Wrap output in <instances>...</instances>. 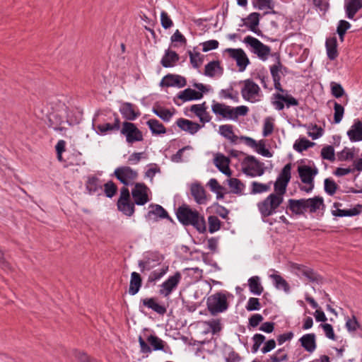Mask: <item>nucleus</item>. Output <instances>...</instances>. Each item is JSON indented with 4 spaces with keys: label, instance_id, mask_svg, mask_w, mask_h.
Listing matches in <instances>:
<instances>
[{
    "label": "nucleus",
    "instance_id": "f257e3e1",
    "mask_svg": "<svg viewBox=\"0 0 362 362\" xmlns=\"http://www.w3.org/2000/svg\"><path fill=\"white\" fill-rule=\"evenodd\" d=\"M291 178V164H286L278 175L274 184V192L259 202L257 206L262 217H269L278 211L284 202V196Z\"/></svg>",
    "mask_w": 362,
    "mask_h": 362
},
{
    "label": "nucleus",
    "instance_id": "f03ea898",
    "mask_svg": "<svg viewBox=\"0 0 362 362\" xmlns=\"http://www.w3.org/2000/svg\"><path fill=\"white\" fill-rule=\"evenodd\" d=\"M176 216L178 221L184 226H192L200 233L206 230L204 216L187 204H183L177 208Z\"/></svg>",
    "mask_w": 362,
    "mask_h": 362
},
{
    "label": "nucleus",
    "instance_id": "7ed1b4c3",
    "mask_svg": "<svg viewBox=\"0 0 362 362\" xmlns=\"http://www.w3.org/2000/svg\"><path fill=\"white\" fill-rule=\"evenodd\" d=\"M211 110L215 115L221 116L223 118L236 120L239 116H245L249 109L245 105L232 107L223 103L213 101Z\"/></svg>",
    "mask_w": 362,
    "mask_h": 362
},
{
    "label": "nucleus",
    "instance_id": "20e7f679",
    "mask_svg": "<svg viewBox=\"0 0 362 362\" xmlns=\"http://www.w3.org/2000/svg\"><path fill=\"white\" fill-rule=\"evenodd\" d=\"M232 295L228 292H217L209 296L206 300L209 311L213 315L223 313L228 308V298Z\"/></svg>",
    "mask_w": 362,
    "mask_h": 362
},
{
    "label": "nucleus",
    "instance_id": "39448f33",
    "mask_svg": "<svg viewBox=\"0 0 362 362\" xmlns=\"http://www.w3.org/2000/svg\"><path fill=\"white\" fill-rule=\"evenodd\" d=\"M280 80L281 78L273 79L275 89L280 92L273 95V98L274 99L272 101L273 106L277 110H282L284 108V103H286L287 107H290L291 106H298V101L295 98L287 93L283 94L286 91L282 88Z\"/></svg>",
    "mask_w": 362,
    "mask_h": 362
},
{
    "label": "nucleus",
    "instance_id": "423d86ee",
    "mask_svg": "<svg viewBox=\"0 0 362 362\" xmlns=\"http://www.w3.org/2000/svg\"><path fill=\"white\" fill-rule=\"evenodd\" d=\"M298 173L301 182L309 186L303 187L301 189L306 192H311L314 188V178L318 173V169L315 166L302 165L298 167Z\"/></svg>",
    "mask_w": 362,
    "mask_h": 362
},
{
    "label": "nucleus",
    "instance_id": "0eeeda50",
    "mask_svg": "<svg viewBox=\"0 0 362 362\" xmlns=\"http://www.w3.org/2000/svg\"><path fill=\"white\" fill-rule=\"evenodd\" d=\"M120 133L125 137L126 142L129 145L144 140L142 132L134 123L130 122L122 123Z\"/></svg>",
    "mask_w": 362,
    "mask_h": 362
},
{
    "label": "nucleus",
    "instance_id": "6e6552de",
    "mask_svg": "<svg viewBox=\"0 0 362 362\" xmlns=\"http://www.w3.org/2000/svg\"><path fill=\"white\" fill-rule=\"evenodd\" d=\"M241 83V95L245 100L255 103L260 100L261 90L256 83L251 79H246L242 81Z\"/></svg>",
    "mask_w": 362,
    "mask_h": 362
},
{
    "label": "nucleus",
    "instance_id": "1a4fd4ad",
    "mask_svg": "<svg viewBox=\"0 0 362 362\" xmlns=\"http://www.w3.org/2000/svg\"><path fill=\"white\" fill-rule=\"evenodd\" d=\"M243 42L250 46L251 52L255 54L260 59L265 61L268 59L271 52V49L269 46L264 45L258 39L250 35L245 37Z\"/></svg>",
    "mask_w": 362,
    "mask_h": 362
},
{
    "label": "nucleus",
    "instance_id": "9d476101",
    "mask_svg": "<svg viewBox=\"0 0 362 362\" xmlns=\"http://www.w3.org/2000/svg\"><path fill=\"white\" fill-rule=\"evenodd\" d=\"M242 171L251 177L261 176L264 170L262 164L254 156H247L241 162Z\"/></svg>",
    "mask_w": 362,
    "mask_h": 362
},
{
    "label": "nucleus",
    "instance_id": "9b49d317",
    "mask_svg": "<svg viewBox=\"0 0 362 362\" xmlns=\"http://www.w3.org/2000/svg\"><path fill=\"white\" fill-rule=\"evenodd\" d=\"M114 175L125 186L133 185L139 175L138 172L129 166L117 168L114 171Z\"/></svg>",
    "mask_w": 362,
    "mask_h": 362
},
{
    "label": "nucleus",
    "instance_id": "f8f14e48",
    "mask_svg": "<svg viewBox=\"0 0 362 362\" xmlns=\"http://www.w3.org/2000/svg\"><path fill=\"white\" fill-rule=\"evenodd\" d=\"M148 187L144 183H136L134 189L132 190V195L134 204L137 205H144L149 202Z\"/></svg>",
    "mask_w": 362,
    "mask_h": 362
},
{
    "label": "nucleus",
    "instance_id": "ddd939ff",
    "mask_svg": "<svg viewBox=\"0 0 362 362\" xmlns=\"http://www.w3.org/2000/svg\"><path fill=\"white\" fill-rule=\"evenodd\" d=\"M225 52H227L231 58L235 60L240 71L245 70L250 63V60L243 49L240 48H227Z\"/></svg>",
    "mask_w": 362,
    "mask_h": 362
},
{
    "label": "nucleus",
    "instance_id": "4468645a",
    "mask_svg": "<svg viewBox=\"0 0 362 362\" xmlns=\"http://www.w3.org/2000/svg\"><path fill=\"white\" fill-rule=\"evenodd\" d=\"M181 274L178 272H176L173 276H170L161 284V288L159 291L160 294L165 297L168 296L177 286L181 280Z\"/></svg>",
    "mask_w": 362,
    "mask_h": 362
},
{
    "label": "nucleus",
    "instance_id": "2eb2a0df",
    "mask_svg": "<svg viewBox=\"0 0 362 362\" xmlns=\"http://www.w3.org/2000/svg\"><path fill=\"white\" fill-rule=\"evenodd\" d=\"M214 164L224 175H231V170L229 168L230 159L222 153H216L214 158Z\"/></svg>",
    "mask_w": 362,
    "mask_h": 362
},
{
    "label": "nucleus",
    "instance_id": "dca6fc26",
    "mask_svg": "<svg viewBox=\"0 0 362 362\" xmlns=\"http://www.w3.org/2000/svg\"><path fill=\"white\" fill-rule=\"evenodd\" d=\"M191 194L198 204H205L207 197L204 188L199 183H193L190 187Z\"/></svg>",
    "mask_w": 362,
    "mask_h": 362
},
{
    "label": "nucleus",
    "instance_id": "f3484780",
    "mask_svg": "<svg viewBox=\"0 0 362 362\" xmlns=\"http://www.w3.org/2000/svg\"><path fill=\"white\" fill-rule=\"evenodd\" d=\"M186 79L179 75L168 74L161 81V86H177L179 88L184 87L186 85Z\"/></svg>",
    "mask_w": 362,
    "mask_h": 362
},
{
    "label": "nucleus",
    "instance_id": "a211bd4d",
    "mask_svg": "<svg viewBox=\"0 0 362 362\" xmlns=\"http://www.w3.org/2000/svg\"><path fill=\"white\" fill-rule=\"evenodd\" d=\"M292 268L298 276H305L310 281H316L318 280L317 275L309 267L298 264H293L292 265Z\"/></svg>",
    "mask_w": 362,
    "mask_h": 362
},
{
    "label": "nucleus",
    "instance_id": "6ab92c4d",
    "mask_svg": "<svg viewBox=\"0 0 362 362\" xmlns=\"http://www.w3.org/2000/svg\"><path fill=\"white\" fill-rule=\"evenodd\" d=\"M176 124L179 128L190 134H196L202 127L200 124L184 118L178 119Z\"/></svg>",
    "mask_w": 362,
    "mask_h": 362
},
{
    "label": "nucleus",
    "instance_id": "aec40b11",
    "mask_svg": "<svg viewBox=\"0 0 362 362\" xmlns=\"http://www.w3.org/2000/svg\"><path fill=\"white\" fill-rule=\"evenodd\" d=\"M305 210L310 213H315L324 206V200L322 197H315L310 199H304Z\"/></svg>",
    "mask_w": 362,
    "mask_h": 362
},
{
    "label": "nucleus",
    "instance_id": "412c9836",
    "mask_svg": "<svg viewBox=\"0 0 362 362\" xmlns=\"http://www.w3.org/2000/svg\"><path fill=\"white\" fill-rule=\"evenodd\" d=\"M152 111L164 122H169L175 113V109H167L158 104L154 105Z\"/></svg>",
    "mask_w": 362,
    "mask_h": 362
},
{
    "label": "nucleus",
    "instance_id": "4be33fe9",
    "mask_svg": "<svg viewBox=\"0 0 362 362\" xmlns=\"http://www.w3.org/2000/svg\"><path fill=\"white\" fill-rule=\"evenodd\" d=\"M123 117L129 121L136 119L140 115L139 111H136L132 104L129 103H124L119 110Z\"/></svg>",
    "mask_w": 362,
    "mask_h": 362
},
{
    "label": "nucleus",
    "instance_id": "5701e85b",
    "mask_svg": "<svg viewBox=\"0 0 362 362\" xmlns=\"http://www.w3.org/2000/svg\"><path fill=\"white\" fill-rule=\"evenodd\" d=\"M347 135L351 141H362V122L356 120L351 129L347 132Z\"/></svg>",
    "mask_w": 362,
    "mask_h": 362
},
{
    "label": "nucleus",
    "instance_id": "b1692460",
    "mask_svg": "<svg viewBox=\"0 0 362 362\" xmlns=\"http://www.w3.org/2000/svg\"><path fill=\"white\" fill-rule=\"evenodd\" d=\"M233 128V126L230 124H223L219 126L218 132L230 143L237 144L239 137L235 134Z\"/></svg>",
    "mask_w": 362,
    "mask_h": 362
},
{
    "label": "nucleus",
    "instance_id": "393cba45",
    "mask_svg": "<svg viewBox=\"0 0 362 362\" xmlns=\"http://www.w3.org/2000/svg\"><path fill=\"white\" fill-rule=\"evenodd\" d=\"M301 346L310 353L313 352L316 349V339L315 334H304L300 339Z\"/></svg>",
    "mask_w": 362,
    "mask_h": 362
},
{
    "label": "nucleus",
    "instance_id": "a878e982",
    "mask_svg": "<svg viewBox=\"0 0 362 362\" xmlns=\"http://www.w3.org/2000/svg\"><path fill=\"white\" fill-rule=\"evenodd\" d=\"M203 97V94L191 88H186L185 90L180 91L177 95V98L180 99L183 102L199 100Z\"/></svg>",
    "mask_w": 362,
    "mask_h": 362
},
{
    "label": "nucleus",
    "instance_id": "bb28decb",
    "mask_svg": "<svg viewBox=\"0 0 362 362\" xmlns=\"http://www.w3.org/2000/svg\"><path fill=\"white\" fill-rule=\"evenodd\" d=\"M142 284V279L140 274L136 272L131 274L129 293L132 296L136 294Z\"/></svg>",
    "mask_w": 362,
    "mask_h": 362
},
{
    "label": "nucleus",
    "instance_id": "cd10ccee",
    "mask_svg": "<svg viewBox=\"0 0 362 362\" xmlns=\"http://www.w3.org/2000/svg\"><path fill=\"white\" fill-rule=\"evenodd\" d=\"M362 7V0H346L345 8L347 17L353 18L356 12Z\"/></svg>",
    "mask_w": 362,
    "mask_h": 362
},
{
    "label": "nucleus",
    "instance_id": "c85d7f7f",
    "mask_svg": "<svg viewBox=\"0 0 362 362\" xmlns=\"http://www.w3.org/2000/svg\"><path fill=\"white\" fill-rule=\"evenodd\" d=\"M341 206V204L340 203H334L333 205V209L332 210V214L334 216H356L359 214L360 211L358 210L356 208L348 209V210H343L339 209V206Z\"/></svg>",
    "mask_w": 362,
    "mask_h": 362
},
{
    "label": "nucleus",
    "instance_id": "c756f323",
    "mask_svg": "<svg viewBox=\"0 0 362 362\" xmlns=\"http://www.w3.org/2000/svg\"><path fill=\"white\" fill-rule=\"evenodd\" d=\"M141 302L144 306L152 309L160 315H164L166 313L165 307L158 304L153 298L142 299Z\"/></svg>",
    "mask_w": 362,
    "mask_h": 362
},
{
    "label": "nucleus",
    "instance_id": "7c9ffc66",
    "mask_svg": "<svg viewBox=\"0 0 362 362\" xmlns=\"http://www.w3.org/2000/svg\"><path fill=\"white\" fill-rule=\"evenodd\" d=\"M178 60V54L175 52L168 49L161 59V64L164 67H172Z\"/></svg>",
    "mask_w": 362,
    "mask_h": 362
},
{
    "label": "nucleus",
    "instance_id": "2f4dec72",
    "mask_svg": "<svg viewBox=\"0 0 362 362\" xmlns=\"http://www.w3.org/2000/svg\"><path fill=\"white\" fill-rule=\"evenodd\" d=\"M346 327L349 332H358V335L362 337V326L358 323L356 317L353 315L351 317L347 318L346 321Z\"/></svg>",
    "mask_w": 362,
    "mask_h": 362
},
{
    "label": "nucleus",
    "instance_id": "473e14b6",
    "mask_svg": "<svg viewBox=\"0 0 362 362\" xmlns=\"http://www.w3.org/2000/svg\"><path fill=\"white\" fill-rule=\"evenodd\" d=\"M146 124L153 134L159 135L166 132L165 127L158 119H151L147 121Z\"/></svg>",
    "mask_w": 362,
    "mask_h": 362
},
{
    "label": "nucleus",
    "instance_id": "72a5a7b5",
    "mask_svg": "<svg viewBox=\"0 0 362 362\" xmlns=\"http://www.w3.org/2000/svg\"><path fill=\"white\" fill-rule=\"evenodd\" d=\"M248 286L251 293L259 296L264 291L263 286L260 283V279L257 276H252L248 279Z\"/></svg>",
    "mask_w": 362,
    "mask_h": 362
},
{
    "label": "nucleus",
    "instance_id": "f704fd0d",
    "mask_svg": "<svg viewBox=\"0 0 362 362\" xmlns=\"http://www.w3.org/2000/svg\"><path fill=\"white\" fill-rule=\"evenodd\" d=\"M289 209L296 214H302L305 210L304 199L288 200Z\"/></svg>",
    "mask_w": 362,
    "mask_h": 362
},
{
    "label": "nucleus",
    "instance_id": "c9c22d12",
    "mask_svg": "<svg viewBox=\"0 0 362 362\" xmlns=\"http://www.w3.org/2000/svg\"><path fill=\"white\" fill-rule=\"evenodd\" d=\"M207 185L210 188L211 191L216 194V198L218 199H223L225 195V188L219 185L215 178L210 179L207 183Z\"/></svg>",
    "mask_w": 362,
    "mask_h": 362
},
{
    "label": "nucleus",
    "instance_id": "e433bc0d",
    "mask_svg": "<svg viewBox=\"0 0 362 362\" xmlns=\"http://www.w3.org/2000/svg\"><path fill=\"white\" fill-rule=\"evenodd\" d=\"M221 73L222 70L218 62L213 61L205 66L204 74L208 76L213 77L217 74H221Z\"/></svg>",
    "mask_w": 362,
    "mask_h": 362
},
{
    "label": "nucleus",
    "instance_id": "4c0bfd02",
    "mask_svg": "<svg viewBox=\"0 0 362 362\" xmlns=\"http://www.w3.org/2000/svg\"><path fill=\"white\" fill-rule=\"evenodd\" d=\"M326 49L327 56L331 60L337 57V39L335 37H331L326 40Z\"/></svg>",
    "mask_w": 362,
    "mask_h": 362
},
{
    "label": "nucleus",
    "instance_id": "58836bf2",
    "mask_svg": "<svg viewBox=\"0 0 362 362\" xmlns=\"http://www.w3.org/2000/svg\"><path fill=\"white\" fill-rule=\"evenodd\" d=\"M117 207L126 216H131L134 213V203L130 202L129 200L118 201Z\"/></svg>",
    "mask_w": 362,
    "mask_h": 362
},
{
    "label": "nucleus",
    "instance_id": "ea45409f",
    "mask_svg": "<svg viewBox=\"0 0 362 362\" xmlns=\"http://www.w3.org/2000/svg\"><path fill=\"white\" fill-rule=\"evenodd\" d=\"M270 277L273 279L274 286L277 289H282L286 293L289 292L290 286L282 276L278 274H271Z\"/></svg>",
    "mask_w": 362,
    "mask_h": 362
},
{
    "label": "nucleus",
    "instance_id": "a19ab883",
    "mask_svg": "<svg viewBox=\"0 0 362 362\" xmlns=\"http://www.w3.org/2000/svg\"><path fill=\"white\" fill-rule=\"evenodd\" d=\"M228 185L230 189L231 192L234 194H241L244 189L245 185L240 180L237 178H230L227 180Z\"/></svg>",
    "mask_w": 362,
    "mask_h": 362
},
{
    "label": "nucleus",
    "instance_id": "79ce46f5",
    "mask_svg": "<svg viewBox=\"0 0 362 362\" xmlns=\"http://www.w3.org/2000/svg\"><path fill=\"white\" fill-rule=\"evenodd\" d=\"M315 143L310 141L305 138H301L296 141L293 144V148L298 152H303L310 147H313Z\"/></svg>",
    "mask_w": 362,
    "mask_h": 362
},
{
    "label": "nucleus",
    "instance_id": "37998d69",
    "mask_svg": "<svg viewBox=\"0 0 362 362\" xmlns=\"http://www.w3.org/2000/svg\"><path fill=\"white\" fill-rule=\"evenodd\" d=\"M86 187L90 194L95 193L101 189L100 180L95 177H91L88 179Z\"/></svg>",
    "mask_w": 362,
    "mask_h": 362
},
{
    "label": "nucleus",
    "instance_id": "c03bdc74",
    "mask_svg": "<svg viewBox=\"0 0 362 362\" xmlns=\"http://www.w3.org/2000/svg\"><path fill=\"white\" fill-rule=\"evenodd\" d=\"M150 207L152 209L148 213V216L150 217L151 214L155 215L160 218H168L167 211L160 205L151 204Z\"/></svg>",
    "mask_w": 362,
    "mask_h": 362
},
{
    "label": "nucleus",
    "instance_id": "a18cd8bd",
    "mask_svg": "<svg viewBox=\"0 0 362 362\" xmlns=\"http://www.w3.org/2000/svg\"><path fill=\"white\" fill-rule=\"evenodd\" d=\"M251 193L253 194L266 192L270 190L269 184H263L258 182H253L251 185Z\"/></svg>",
    "mask_w": 362,
    "mask_h": 362
},
{
    "label": "nucleus",
    "instance_id": "49530a36",
    "mask_svg": "<svg viewBox=\"0 0 362 362\" xmlns=\"http://www.w3.org/2000/svg\"><path fill=\"white\" fill-rule=\"evenodd\" d=\"M324 130L317 124H310L308 127V134L313 139H317L322 136Z\"/></svg>",
    "mask_w": 362,
    "mask_h": 362
},
{
    "label": "nucleus",
    "instance_id": "de8ad7c7",
    "mask_svg": "<svg viewBox=\"0 0 362 362\" xmlns=\"http://www.w3.org/2000/svg\"><path fill=\"white\" fill-rule=\"evenodd\" d=\"M321 157L325 160L334 161L335 160L334 149L332 146L328 145L323 147L321 150Z\"/></svg>",
    "mask_w": 362,
    "mask_h": 362
},
{
    "label": "nucleus",
    "instance_id": "09e8293b",
    "mask_svg": "<svg viewBox=\"0 0 362 362\" xmlns=\"http://www.w3.org/2000/svg\"><path fill=\"white\" fill-rule=\"evenodd\" d=\"M259 13H252L250 14L249 16L246 19L247 21H246L245 24L250 28V30H251L252 31H255L257 26L259 24Z\"/></svg>",
    "mask_w": 362,
    "mask_h": 362
},
{
    "label": "nucleus",
    "instance_id": "8fccbe9b",
    "mask_svg": "<svg viewBox=\"0 0 362 362\" xmlns=\"http://www.w3.org/2000/svg\"><path fill=\"white\" fill-rule=\"evenodd\" d=\"M334 122L335 124H339L343 118V115L344 113V108L341 105L335 102L334 105Z\"/></svg>",
    "mask_w": 362,
    "mask_h": 362
},
{
    "label": "nucleus",
    "instance_id": "3c124183",
    "mask_svg": "<svg viewBox=\"0 0 362 362\" xmlns=\"http://www.w3.org/2000/svg\"><path fill=\"white\" fill-rule=\"evenodd\" d=\"M209 222V231L211 233H213L220 229L221 227V221L218 218V217L215 216H210L208 218Z\"/></svg>",
    "mask_w": 362,
    "mask_h": 362
},
{
    "label": "nucleus",
    "instance_id": "603ef678",
    "mask_svg": "<svg viewBox=\"0 0 362 362\" xmlns=\"http://www.w3.org/2000/svg\"><path fill=\"white\" fill-rule=\"evenodd\" d=\"M148 342L153 346L154 350H163L164 348L162 339L154 335H150L147 338Z\"/></svg>",
    "mask_w": 362,
    "mask_h": 362
},
{
    "label": "nucleus",
    "instance_id": "864d4df0",
    "mask_svg": "<svg viewBox=\"0 0 362 362\" xmlns=\"http://www.w3.org/2000/svg\"><path fill=\"white\" fill-rule=\"evenodd\" d=\"M287 359V354L284 353V350L283 349H280L277 350L274 354L270 356L269 362H281L286 361Z\"/></svg>",
    "mask_w": 362,
    "mask_h": 362
},
{
    "label": "nucleus",
    "instance_id": "5fc2aeb1",
    "mask_svg": "<svg viewBox=\"0 0 362 362\" xmlns=\"http://www.w3.org/2000/svg\"><path fill=\"white\" fill-rule=\"evenodd\" d=\"M253 4L259 10H269L273 8L272 0H255Z\"/></svg>",
    "mask_w": 362,
    "mask_h": 362
},
{
    "label": "nucleus",
    "instance_id": "6e6d98bb",
    "mask_svg": "<svg viewBox=\"0 0 362 362\" xmlns=\"http://www.w3.org/2000/svg\"><path fill=\"white\" fill-rule=\"evenodd\" d=\"M117 190L116 185L112 181L107 182L104 185V191L107 197L112 198L116 194Z\"/></svg>",
    "mask_w": 362,
    "mask_h": 362
},
{
    "label": "nucleus",
    "instance_id": "4d7b16f0",
    "mask_svg": "<svg viewBox=\"0 0 362 362\" xmlns=\"http://www.w3.org/2000/svg\"><path fill=\"white\" fill-rule=\"evenodd\" d=\"M274 130V123L272 122V119L269 117H267L264 121V126H263V132L262 134L264 137L268 136L270 135Z\"/></svg>",
    "mask_w": 362,
    "mask_h": 362
},
{
    "label": "nucleus",
    "instance_id": "13d9d810",
    "mask_svg": "<svg viewBox=\"0 0 362 362\" xmlns=\"http://www.w3.org/2000/svg\"><path fill=\"white\" fill-rule=\"evenodd\" d=\"M190 62L194 68H198L202 63V57L199 52L189 51Z\"/></svg>",
    "mask_w": 362,
    "mask_h": 362
},
{
    "label": "nucleus",
    "instance_id": "bf43d9fd",
    "mask_svg": "<svg viewBox=\"0 0 362 362\" xmlns=\"http://www.w3.org/2000/svg\"><path fill=\"white\" fill-rule=\"evenodd\" d=\"M252 340L254 341V344L252 348V351L253 353H256L259 349L261 344L265 340V337L261 334H256L253 336Z\"/></svg>",
    "mask_w": 362,
    "mask_h": 362
},
{
    "label": "nucleus",
    "instance_id": "052dcab7",
    "mask_svg": "<svg viewBox=\"0 0 362 362\" xmlns=\"http://www.w3.org/2000/svg\"><path fill=\"white\" fill-rule=\"evenodd\" d=\"M351 25L349 22L341 20L339 21L337 27V33L339 35L341 40H344V35L346 31L350 28Z\"/></svg>",
    "mask_w": 362,
    "mask_h": 362
},
{
    "label": "nucleus",
    "instance_id": "680f3d73",
    "mask_svg": "<svg viewBox=\"0 0 362 362\" xmlns=\"http://www.w3.org/2000/svg\"><path fill=\"white\" fill-rule=\"evenodd\" d=\"M337 185L334 180L329 178L325 180V190L329 194H334L337 190Z\"/></svg>",
    "mask_w": 362,
    "mask_h": 362
},
{
    "label": "nucleus",
    "instance_id": "e2e57ef3",
    "mask_svg": "<svg viewBox=\"0 0 362 362\" xmlns=\"http://www.w3.org/2000/svg\"><path fill=\"white\" fill-rule=\"evenodd\" d=\"M167 270L168 267L162 268L160 271L156 270L152 272L148 276V281L149 282H155L159 280L163 275L165 274Z\"/></svg>",
    "mask_w": 362,
    "mask_h": 362
},
{
    "label": "nucleus",
    "instance_id": "0e129e2a",
    "mask_svg": "<svg viewBox=\"0 0 362 362\" xmlns=\"http://www.w3.org/2000/svg\"><path fill=\"white\" fill-rule=\"evenodd\" d=\"M218 42L216 40H208L201 44L202 46V51L204 52L218 48Z\"/></svg>",
    "mask_w": 362,
    "mask_h": 362
},
{
    "label": "nucleus",
    "instance_id": "69168bd1",
    "mask_svg": "<svg viewBox=\"0 0 362 362\" xmlns=\"http://www.w3.org/2000/svg\"><path fill=\"white\" fill-rule=\"evenodd\" d=\"M332 94L336 98H340L344 94V90L342 86L335 82L331 83Z\"/></svg>",
    "mask_w": 362,
    "mask_h": 362
},
{
    "label": "nucleus",
    "instance_id": "338daca9",
    "mask_svg": "<svg viewBox=\"0 0 362 362\" xmlns=\"http://www.w3.org/2000/svg\"><path fill=\"white\" fill-rule=\"evenodd\" d=\"M160 23L163 28L168 29L173 25V21L165 11L160 13Z\"/></svg>",
    "mask_w": 362,
    "mask_h": 362
},
{
    "label": "nucleus",
    "instance_id": "774afa93",
    "mask_svg": "<svg viewBox=\"0 0 362 362\" xmlns=\"http://www.w3.org/2000/svg\"><path fill=\"white\" fill-rule=\"evenodd\" d=\"M246 309L248 311L259 310L260 303L259 299L257 298H250L246 305Z\"/></svg>",
    "mask_w": 362,
    "mask_h": 362
}]
</instances>
